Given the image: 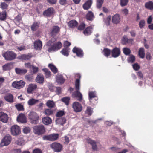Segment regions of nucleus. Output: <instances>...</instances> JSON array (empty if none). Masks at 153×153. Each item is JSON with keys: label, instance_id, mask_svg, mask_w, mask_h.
I'll list each match as a JSON object with an SVG mask.
<instances>
[{"label": "nucleus", "instance_id": "32", "mask_svg": "<svg viewBox=\"0 0 153 153\" xmlns=\"http://www.w3.org/2000/svg\"><path fill=\"white\" fill-rule=\"evenodd\" d=\"M39 100L34 98H31L28 101L27 103L29 105L32 106L36 103L38 102Z\"/></svg>", "mask_w": 153, "mask_h": 153}, {"label": "nucleus", "instance_id": "56", "mask_svg": "<svg viewBox=\"0 0 153 153\" xmlns=\"http://www.w3.org/2000/svg\"><path fill=\"white\" fill-rule=\"evenodd\" d=\"M37 87H29L27 88V91L28 93H31Z\"/></svg>", "mask_w": 153, "mask_h": 153}, {"label": "nucleus", "instance_id": "16", "mask_svg": "<svg viewBox=\"0 0 153 153\" xmlns=\"http://www.w3.org/2000/svg\"><path fill=\"white\" fill-rule=\"evenodd\" d=\"M120 49L117 47L114 48L111 52L112 56L114 58L118 57L120 55Z\"/></svg>", "mask_w": 153, "mask_h": 153}, {"label": "nucleus", "instance_id": "52", "mask_svg": "<svg viewBox=\"0 0 153 153\" xmlns=\"http://www.w3.org/2000/svg\"><path fill=\"white\" fill-rule=\"evenodd\" d=\"M111 16H108L106 19L104 20V22L107 26H109L110 25V21H111Z\"/></svg>", "mask_w": 153, "mask_h": 153}, {"label": "nucleus", "instance_id": "62", "mask_svg": "<svg viewBox=\"0 0 153 153\" xmlns=\"http://www.w3.org/2000/svg\"><path fill=\"white\" fill-rule=\"evenodd\" d=\"M85 25L84 23H82L78 27V29L79 30H82L84 29Z\"/></svg>", "mask_w": 153, "mask_h": 153}, {"label": "nucleus", "instance_id": "38", "mask_svg": "<svg viewBox=\"0 0 153 153\" xmlns=\"http://www.w3.org/2000/svg\"><path fill=\"white\" fill-rule=\"evenodd\" d=\"M145 7L150 10L153 9V2L152 1H149L145 3Z\"/></svg>", "mask_w": 153, "mask_h": 153}, {"label": "nucleus", "instance_id": "17", "mask_svg": "<svg viewBox=\"0 0 153 153\" xmlns=\"http://www.w3.org/2000/svg\"><path fill=\"white\" fill-rule=\"evenodd\" d=\"M4 99L6 101L10 103H12L13 102V97L10 93L6 95L4 97Z\"/></svg>", "mask_w": 153, "mask_h": 153}, {"label": "nucleus", "instance_id": "37", "mask_svg": "<svg viewBox=\"0 0 153 153\" xmlns=\"http://www.w3.org/2000/svg\"><path fill=\"white\" fill-rule=\"evenodd\" d=\"M132 41V39H128L127 36H124L122 39V43L123 45H125L127 43L129 42L130 41Z\"/></svg>", "mask_w": 153, "mask_h": 153}, {"label": "nucleus", "instance_id": "31", "mask_svg": "<svg viewBox=\"0 0 153 153\" xmlns=\"http://www.w3.org/2000/svg\"><path fill=\"white\" fill-rule=\"evenodd\" d=\"M39 23L37 22H34L31 26V29L32 31H36L39 27Z\"/></svg>", "mask_w": 153, "mask_h": 153}, {"label": "nucleus", "instance_id": "64", "mask_svg": "<svg viewBox=\"0 0 153 153\" xmlns=\"http://www.w3.org/2000/svg\"><path fill=\"white\" fill-rule=\"evenodd\" d=\"M132 66L134 69L136 71L138 70L140 68L139 66L137 63H135L134 65H133Z\"/></svg>", "mask_w": 153, "mask_h": 153}, {"label": "nucleus", "instance_id": "7", "mask_svg": "<svg viewBox=\"0 0 153 153\" xmlns=\"http://www.w3.org/2000/svg\"><path fill=\"white\" fill-rule=\"evenodd\" d=\"M72 108L73 111L76 112H79L82 110V105L77 102H74L72 104Z\"/></svg>", "mask_w": 153, "mask_h": 153}, {"label": "nucleus", "instance_id": "53", "mask_svg": "<svg viewBox=\"0 0 153 153\" xmlns=\"http://www.w3.org/2000/svg\"><path fill=\"white\" fill-rule=\"evenodd\" d=\"M127 60L129 63H132L135 60V57L133 55H131L128 58Z\"/></svg>", "mask_w": 153, "mask_h": 153}, {"label": "nucleus", "instance_id": "61", "mask_svg": "<svg viewBox=\"0 0 153 153\" xmlns=\"http://www.w3.org/2000/svg\"><path fill=\"white\" fill-rule=\"evenodd\" d=\"M15 21L16 24H17L18 22H21L22 20L20 16L19 15L16 16L15 19Z\"/></svg>", "mask_w": 153, "mask_h": 153}, {"label": "nucleus", "instance_id": "30", "mask_svg": "<svg viewBox=\"0 0 153 153\" xmlns=\"http://www.w3.org/2000/svg\"><path fill=\"white\" fill-rule=\"evenodd\" d=\"M68 24L70 27L74 28L77 25L78 23L76 20H72L68 22Z\"/></svg>", "mask_w": 153, "mask_h": 153}, {"label": "nucleus", "instance_id": "29", "mask_svg": "<svg viewBox=\"0 0 153 153\" xmlns=\"http://www.w3.org/2000/svg\"><path fill=\"white\" fill-rule=\"evenodd\" d=\"M93 29L91 27H87L83 31V33L85 36L90 35L92 32Z\"/></svg>", "mask_w": 153, "mask_h": 153}, {"label": "nucleus", "instance_id": "12", "mask_svg": "<svg viewBox=\"0 0 153 153\" xmlns=\"http://www.w3.org/2000/svg\"><path fill=\"white\" fill-rule=\"evenodd\" d=\"M72 51L74 53H76L78 57L80 58L83 57V53L82 50L80 48L75 47L73 48Z\"/></svg>", "mask_w": 153, "mask_h": 153}, {"label": "nucleus", "instance_id": "58", "mask_svg": "<svg viewBox=\"0 0 153 153\" xmlns=\"http://www.w3.org/2000/svg\"><path fill=\"white\" fill-rule=\"evenodd\" d=\"M8 6V5L5 2H1V7L3 9H7Z\"/></svg>", "mask_w": 153, "mask_h": 153}, {"label": "nucleus", "instance_id": "20", "mask_svg": "<svg viewBox=\"0 0 153 153\" xmlns=\"http://www.w3.org/2000/svg\"><path fill=\"white\" fill-rule=\"evenodd\" d=\"M54 9L52 7L49 8L43 13L44 16H50L54 13Z\"/></svg>", "mask_w": 153, "mask_h": 153}, {"label": "nucleus", "instance_id": "40", "mask_svg": "<svg viewBox=\"0 0 153 153\" xmlns=\"http://www.w3.org/2000/svg\"><path fill=\"white\" fill-rule=\"evenodd\" d=\"M46 105L50 108H54L55 105V103L51 100L48 101L46 103Z\"/></svg>", "mask_w": 153, "mask_h": 153}, {"label": "nucleus", "instance_id": "36", "mask_svg": "<svg viewBox=\"0 0 153 153\" xmlns=\"http://www.w3.org/2000/svg\"><path fill=\"white\" fill-rule=\"evenodd\" d=\"M48 67L51 69V71L54 74H56L57 72L58 69L55 65L52 64H49L48 65Z\"/></svg>", "mask_w": 153, "mask_h": 153}, {"label": "nucleus", "instance_id": "51", "mask_svg": "<svg viewBox=\"0 0 153 153\" xmlns=\"http://www.w3.org/2000/svg\"><path fill=\"white\" fill-rule=\"evenodd\" d=\"M123 50L124 54L126 55H129L131 52L130 49L127 48H123Z\"/></svg>", "mask_w": 153, "mask_h": 153}, {"label": "nucleus", "instance_id": "10", "mask_svg": "<svg viewBox=\"0 0 153 153\" xmlns=\"http://www.w3.org/2000/svg\"><path fill=\"white\" fill-rule=\"evenodd\" d=\"M62 46V43L60 42H58L57 43L54 44L53 46L48 48V51L51 52L56 50L60 49Z\"/></svg>", "mask_w": 153, "mask_h": 153}, {"label": "nucleus", "instance_id": "18", "mask_svg": "<svg viewBox=\"0 0 153 153\" xmlns=\"http://www.w3.org/2000/svg\"><path fill=\"white\" fill-rule=\"evenodd\" d=\"M32 57L30 54H22L19 56L17 58L19 59L27 60L29 59Z\"/></svg>", "mask_w": 153, "mask_h": 153}, {"label": "nucleus", "instance_id": "4", "mask_svg": "<svg viewBox=\"0 0 153 153\" xmlns=\"http://www.w3.org/2000/svg\"><path fill=\"white\" fill-rule=\"evenodd\" d=\"M59 137L58 134L53 133L48 135H44L43 137L42 138L44 140L53 141L57 140Z\"/></svg>", "mask_w": 153, "mask_h": 153}, {"label": "nucleus", "instance_id": "39", "mask_svg": "<svg viewBox=\"0 0 153 153\" xmlns=\"http://www.w3.org/2000/svg\"><path fill=\"white\" fill-rule=\"evenodd\" d=\"M70 99L69 97H66L62 98L61 100L66 105H68L69 104V102Z\"/></svg>", "mask_w": 153, "mask_h": 153}, {"label": "nucleus", "instance_id": "41", "mask_svg": "<svg viewBox=\"0 0 153 153\" xmlns=\"http://www.w3.org/2000/svg\"><path fill=\"white\" fill-rule=\"evenodd\" d=\"M2 67L4 71L9 70L12 68V65L10 63H9L4 65Z\"/></svg>", "mask_w": 153, "mask_h": 153}, {"label": "nucleus", "instance_id": "44", "mask_svg": "<svg viewBox=\"0 0 153 153\" xmlns=\"http://www.w3.org/2000/svg\"><path fill=\"white\" fill-rule=\"evenodd\" d=\"M53 112V111L51 109H46L45 110L44 113L47 116L51 115Z\"/></svg>", "mask_w": 153, "mask_h": 153}, {"label": "nucleus", "instance_id": "28", "mask_svg": "<svg viewBox=\"0 0 153 153\" xmlns=\"http://www.w3.org/2000/svg\"><path fill=\"white\" fill-rule=\"evenodd\" d=\"M92 1L91 0H88L83 5V7L85 10H88L89 9L92 4Z\"/></svg>", "mask_w": 153, "mask_h": 153}, {"label": "nucleus", "instance_id": "54", "mask_svg": "<svg viewBox=\"0 0 153 153\" xmlns=\"http://www.w3.org/2000/svg\"><path fill=\"white\" fill-rule=\"evenodd\" d=\"M104 0H97V8H100L103 3Z\"/></svg>", "mask_w": 153, "mask_h": 153}, {"label": "nucleus", "instance_id": "3", "mask_svg": "<svg viewBox=\"0 0 153 153\" xmlns=\"http://www.w3.org/2000/svg\"><path fill=\"white\" fill-rule=\"evenodd\" d=\"M2 56L4 58L5 60L11 61L15 58L16 55L13 52L7 51L3 53Z\"/></svg>", "mask_w": 153, "mask_h": 153}, {"label": "nucleus", "instance_id": "60", "mask_svg": "<svg viewBox=\"0 0 153 153\" xmlns=\"http://www.w3.org/2000/svg\"><path fill=\"white\" fill-rule=\"evenodd\" d=\"M128 2V0H120V5L122 6L126 5Z\"/></svg>", "mask_w": 153, "mask_h": 153}, {"label": "nucleus", "instance_id": "43", "mask_svg": "<svg viewBox=\"0 0 153 153\" xmlns=\"http://www.w3.org/2000/svg\"><path fill=\"white\" fill-rule=\"evenodd\" d=\"M86 18L87 19L89 20H92L94 18L93 13L91 12H89L87 15Z\"/></svg>", "mask_w": 153, "mask_h": 153}, {"label": "nucleus", "instance_id": "59", "mask_svg": "<svg viewBox=\"0 0 153 153\" xmlns=\"http://www.w3.org/2000/svg\"><path fill=\"white\" fill-rule=\"evenodd\" d=\"M65 114V112L64 111L61 110L58 112L56 114L57 117H60L63 116Z\"/></svg>", "mask_w": 153, "mask_h": 153}, {"label": "nucleus", "instance_id": "47", "mask_svg": "<svg viewBox=\"0 0 153 153\" xmlns=\"http://www.w3.org/2000/svg\"><path fill=\"white\" fill-rule=\"evenodd\" d=\"M103 54L106 57H108L111 53L110 50L108 48H104L103 51Z\"/></svg>", "mask_w": 153, "mask_h": 153}, {"label": "nucleus", "instance_id": "25", "mask_svg": "<svg viewBox=\"0 0 153 153\" xmlns=\"http://www.w3.org/2000/svg\"><path fill=\"white\" fill-rule=\"evenodd\" d=\"M66 119L65 118L61 117L57 119L56 120V124L63 126L66 123Z\"/></svg>", "mask_w": 153, "mask_h": 153}, {"label": "nucleus", "instance_id": "35", "mask_svg": "<svg viewBox=\"0 0 153 153\" xmlns=\"http://www.w3.org/2000/svg\"><path fill=\"white\" fill-rule=\"evenodd\" d=\"M88 96L89 100L92 102V99L96 97V94L95 91H90L89 92Z\"/></svg>", "mask_w": 153, "mask_h": 153}, {"label": "nucleus", "instance_id": "22", "mask_svg": "<svg viewBox=\"0 0 153 153\" xmlns=\"http://www.w3.org/2000/svg\"><path fill=\"white\" fill-rule=\"evenodd\" d=\"M88 142L92 146V148L93 150H97V147L96 145V142L89 139L88 140Z\"/></svg>", "mask_w": 153, "mask_h": 153}, {"label": "nucleus", "instance_id": "33", "mask_svg": "<svg viewBox=\"0 0 153 153\" xmlns=\"http://www.w3.org/2000/svg\"><path fill=\"white\" fill-rule=\"evenodd\" d=\"M138 54L140 58L143 59L145 57V50L143 48H140L139 50Z\"/></svg>", "mask_w": 153, "mask_h": 153}, {"label": "nucleus", "instance_id": "27", "mask_svg": "<svg viewBox=\"0 0 153 153\" xmlns=\"http://www.w3.org/2000/svg\"><path fill=\"white\" fill-rule=\"evenodd\" d=\"M16 72L17 74H24L27 72V71L25 69H21L18 68H15Z\"/></svg>", "mask_w": 153, "mask_h": 153}, {"label": "nucleus", "instance_id": "6", "mask_svg": "<svg viewBox=\"0 0 153 153\" xmlns=\"http://www.w3.org/2000/svg\"><path fill=\"white\" fill-rule=\"evenodd\" d=\"M12 140V137L9 135L5 136L2 139L1 143V146H8Z\"/></svg>", "mask_w": 153, "mask_h": 153}, {"label": "nucleus", "instance_id": "19", "mask_svg": "<svg viewBox=\"0 0 153 153\" xmlns=\"http://www.w3.org/2000/svg\"><path fill=\"white\" fill-rule=\"evenodd\" d=\"M60 29V28L58 26H53L52 27L50 33L52 36L55 35L59 32Z\"/></svg>", "mask_w": 153, "mask_h": 153}, {"label": "nucleus", "instance_id": "50", "mask_svg": "<svg viewBox=\"0 0 153 153\" xmlns=\"http://www.w3.org/2000/svg\"><path fill=\"white\" fill-rule=\"evenodd\" d=\"M146 24L145 21L144 20H142L139 22V27L142 29L144 28Z\"/></svg>", "mask_w": 153, "mask_h": 153}, {"label": "nucleus", "instance_id": "2", "mask_svg": "<svg viewBox=\"0 0 153 153\" xmlns=\"http://www.w3.org/2000/svg\"><path fill=\"white\" fill-rule=\"evenodd\" d=\"M33 130L34 134L38 135L43 134L45 131V127L42 125L34 126L33 128Z\"/></svg>", "mask_w": 153, "mask_h": 153}, {"label": "nucleus", "instance_id": "1", "mask_svg": "<svg viewBox=\"0 0 153 153\" xmlns=\"http://www.w3.org/2000/svg\"><path fill=\"white\" fill-rule=\"evenodd\" d=\"M28 118L30 122L32 124H35L38 123L39 117L36 112L33 111L30 112L28 114Z\"/></svg>", "mask_w": 153, "mask_h": 153}, {"label": "nucleus", "instance_id": "49", "mask_svg": "<svg viewBox=\"0 0 153 153\" xmlns=\"http://www.w3.org/2000/svg\"><path fill=\"white\" fill-rule=\"evenodd\" d=\"M16 143L19 145H23L25 144V141L22 138H19L16 141Z\"/></svg>", "mask_w": 153, "mask_h": 153}, {"label": "nucleus", "instance_id": "8", "mask_svg": "<svg viewBox=\"0 0 153 153\" xmlns=\"http://www.w3.org/2000/svg\"><path fill=\"white\" fill-rule=\"evenodd\" d=\"M79 87H75L76 91L73 93L72 95L75 97L77 100L80 102L82 100V94L79 91Z\"/></svg>", "mask_w": 153, "mask_h": 153}, {"label": "nucleus", "instance_id": "42", "mask_svg": "<svg viewBox=\"0 0 153 153\" xmlns=\"http://www.w3.org/2000/svg\"><path fill=\"white\" fill-rule=\"evenodd\" d=\"M93 108L90 107H87L85 112L88 114V116H90L93 113Z\"/></svg>", "mask_w": 153, "mask_h": 153}, {"label": "nucleus", "instance_id": "24", "mask_svg": "<svg viewBox=\"0 0 153 153\" xmlns=\"http://www.w3.org/2000/svg\"><path fill=\"white\" fill-rule=\"evenodd\" d=\"M36 81L37 83H42L44 82V77L42 74H39L36 79Z\"/></svg>", "mask_w": 153, "mask_h": 153}, {"label": "nucleus", "instance_id": "45", "mask_svg": "<svg viewBox=\"0 0 153 153\" xmlns=\"http://www.w3.org/2000/svg\"><path fill=\"white\" fill-rule=\"evenodd\" d=\"M42 70L45 73V74L46 78H48L51 76V72L48 69L44 68Z\"/></svg>", "mask_w": 153, "mask_h": 153}, {"label": "nucleus", "instance_id": "63", "mask_svg": "<svg viewBox=\"0 0 153 153\" xmlns=\"http://www.w3.org/2000/svg\"><path fill=\"white\" fill-rule=\"evenodd\" d=\"M30 130L29 127H26L23 129V131L25 133L27 134L30 132Z\"/></svg>", "mask_w": 153, "mask_h": 153}, {"label": "nucleus", "instance_id": "46", "mask_svg": "<svg viewBox=\"0 0 153 153\" xmlns=\"http://www.w3.org/2000/svg\"><path fill=\"white\" fill-rule=\"evenodd\" d=\"M69 49L66 48L63 49L61 51L62 54L65 56H68L69 55Z\"/></svg>", "mask_w": 153, "mask_h": 153}, {"label": "nucleus", "instance_id": "13", "mask_svg": "<svg viewBox=\"0 0 153 153\" xmlns=\"http://www.w3.org/2000/svg\"><path fill=\"white\" fill-rule=\"evenodd\" d=\"M56 82L59 84H62L65 82V79L63 76L60 74H58L56 76Z\"/></svg>", "mask_w": 153, "mask_h": 153}, {"label": "nucleus", "instance_id": "55", "mask_svg": "<svg viewBox=\"0 0 153 153\" xmlns=\"http://www.w3.org/2000/svg\"><path fill=\"white\" fill-rule=\"evenodd\" d=\"M30 69L33 74H36L38 71V68L33 65L32 66V67Z\"/></svg>", "mask_w": 153, "mask_h": 153}, {"label": "nucleus", "instance_id": "26", "mask_svg": "<svg viewBox=\"0 0 153 153\" xmlns=\"http://www.w3.org/2000/svg\"><path fill=\"white\" fill-rule=\"evenodd\" d=\"M25 82L23 80H21L19 81H15L12 84V86H24Z\"/></svg>", "mask_w": 153, "mask_h": 153}, {"label": "nucleus", "instance_id": "48", "mask_svg": "<svg viewBox=\"0 0 153 153\" xmlns=\"http://www.w3.org/2000/svg\"><path fill=\"white\" fill-rule=\"evenodd\" d=\"M25 79L29 82H32L33 79V77L32 75L31 74L26 75L25 76Z\"/></svg>", "mask_w": 153, "mask_h": 153}, {"label": "nucleus", "instance_id": "23", "mask_svg": "<svg viewBox=\"0 0 153 153\" xmlns=\"http://www.w3.org/2000/svg\"><path fill=\"white\" fill-rule=\"evenodd\" d=\"M42 120L43 123L46 125H48L51 124L52 122L51 119L48 117H46L42 118Z\"/></svg>", "mask_w": 153, "mask_h": 153}, {"label": "nucleus", "instance_id": "34", "mask_svg": "<svg viewBox=\"0 0 153 153\" xmlns=\"http://www.w3.org/2000/svg\"><path fill=\"white\" fill-rule=\"evenodd\" d=\"M7 16V12L6 11H4L0 12V20L2 21H4L6 19Z\"/></svg>", "mask_w": 153, "mask_h": 153}, {"label": "nucleus", "instance_id": "5", "mask_svg": "<svg viewBox=\"0 0 153 153\" xmlns=\"http://www.w3.org/2000/svg\"><path fill=\"white\" fill-rule=\"evenodd\" d=\"M50 147L55 152H59L63 149V146L61 144L56 142H54L50 145Z\"/></svg>", "mask_w": 153, "mask_h": 153}, {"label": "nucleus", "instance_id": "57", "mask_svg": "<svg viewBox=\"0 0 153 153\" xmlns=\"http://www.w3.org/2000/svg\"><path fill=\"white\" fill-rule=\"evenodd\" d=\"M16 108L19 111L24 110L23 106L20 104H18L15 105Z\"/></svg>", "mask_w": 153, "mask_h": 153}, {"label": "nucleus", "instance_id": "11", "mask_svg": "<svg viewBox=\"0 0 153 153\" xmlns=\"http://www.w3.org/2000/svg\"><path fill=\"white\" fill-rule=\"evenodd\" d=\"M9 117L7 114L3 112H0V121L6 123L8 120Z\"/></svg>", "mask_w": 153, "mask_h": 153}, {"label": "nucleus", "instance_id": "9", "mask_svg": "<svg viewBox=\"0 0 153 153\" xmlns=\"http://www.w3.org/2000/svg\"><path fill=\"white\" fill-rule=\"evenodd\" d=\"M10 130L11 133L13 135H18L20 132V127L19 126L17 125H14L12 126Z\"/></svg>", "mask_w": 153, "mask_h": 153}, {"label": "nucleus", "instance_id": "21", "mask_svg": "<svg viewBox=\"0 0 153 153\" xmlns=\"http://www.w3.org/2000/svg\"><path fill=\"white\" fill-rule=\"evenodd\" d=\"M112 21L113 23L117 24L120 22V16L119 14H116L112 17Z\"/></svg>", "mask_w": 153, "mask_h": 153}, {"label": "nucleus", "instance_id": "14", "mask_svg": "<svg viewBox=\"0 0 153 153\" xmlns=\"http://www.w3.org/2000/svg\"><path fill=\"white\" fill-rule=\"evenodd\" d=\"M34 48L36 50H40L42 47V43L39 40L36 41L34 43Z\"/></svg>", "mask_w": 153, "mask_h": 153}, {"label": "nucleus", "instance_id": "15", "mask_svg": "<svg viewBox=\"0 0 153 153\" xmlns=\"http://www.w3.org/2000/svg\"><path fill=\"white\" fill-rule=\"evenodd\" d=\"M17 120L18 122L22 123H25L27 122L26 118L23 114H19L17 118Z\"/></svg>", "mask_w": 153, "mask_h": 153}]
</instances>
